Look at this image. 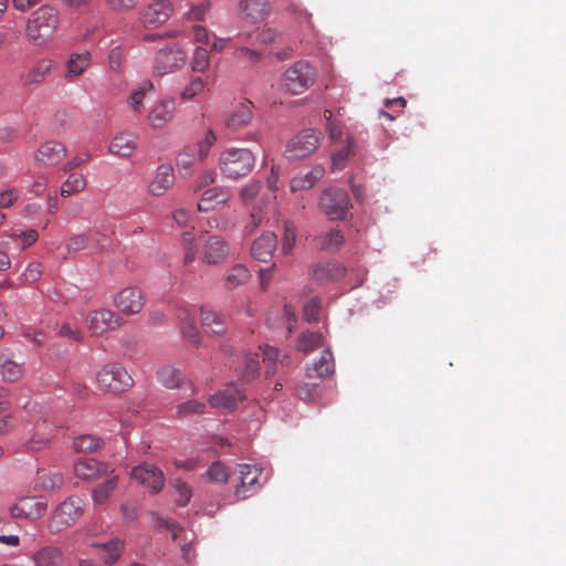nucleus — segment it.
<instances>
[{
    "label": "nucleus",
    "mask_w": 566,
    "mask_h": 566,
    "mask_svg": "<svg viewBox=\"0 0 566 566\" xmlns=\"http://www.w3.org/2000/svg\"><path fill=\"white\" fill-rule=\"evenodd\" d=\"M208 223L211 228L226 232L232 230L235 227L237 220L229 213H220L212 217Z\"/></svg>",
    "instance_id": "obj_53"
},
{
    "label": "nucleus",
    "mask_w": 566,
    "mask_h": 566,
    "mask_svg": "<svg viewBox=\"0 0 566 566\" xmlns=\"http://www.w3.org/2000/svg\"><path fill=\"white\" fill-rule=\"evenodd\" d=\"M154 94L155 88L153 83L150 81H144L130 93L128 98L129 106H139L143 102H149Z\"/></svg>",
    "instance_id": "obj_39"
},
{
    "label": "nucleus",
    "mask_w": 566,
    "mask_h": 566,
    "mask_svg": "<svg viewBox=\"0 0 566 566\" xmlns=\"http://www.w3.org/2000/svg\"><path fill=\"white\" fill-rule=\"evenodd\" d=\"M209 479L214 483H227L229 470L221 462H213L207 471Z\"/></svg>",
    "instance_id": "obj_56"
},
{
    "label": "nucleus",
    "mask_w": 566,
    "mask_h": 566,
    "mask_svg": "<svg viewBox=\"0 0 566 566\" xmlns=\"http://www.w3.org/2000/svg\"><path fill=\"white\" fill-rule=\"evenodd\" d=\"M65 248L70 253H76L90 248L87 232L71 235L65 242Z\"/></svg>",
    "instance_id": "obj_52"
},
{
    "label": "nucleus",
    "mask_w": 566,
    "mask_h": 566,
    "mask_svg": "<svg viewBox=\"0 0 566 566\" xmlns=\"http://www.w3.org/2000/svg\"><path fill=\"white\" fill-rule=\"evenodd\" d=\"M260 349L262 352L263 361L269 364L265 371L266 376L273 375L275 373V364L280 360L279 349L270 345L260 346Z\"/></svg>",
    "instance_id": "obj_54"
},
{
    "label": "nucleus",
    "mask_w": 566,
    "mask_h": 566,
    "mask_svg": "<svg viewBox=\"0 0 566 566\" xmlns=\"http://www.w3.org/2000/svg\"><path fill=\"white\" fill-rule=\"evenodd\" d=\"M85 324L93 335H102L119 327L123 319L111 310L98 308L86 315Z\"/></svg>",
    "instance_id": "obj_10"
},
{
    "label": "nucleus",
    "mask_w": 566,
    "mask_h": 566,
    "mask_svg": "<svg viewBox=\"0 0 566 566\" xmlns=\"http://www.w3.org/2000/svg\"><path fill=\"white\" fill-rule=\"evenodd\" d=\"M264 218L265 216L262 207L260 205L253 207L250 211L249 219L244 224L243 234L245 237L252 235L255 230L263 223Z\"/></svg>",
    "instance_id": "obj_46"
},
{
    "label": "nucleus",
    "mask_w": 566,
    "mask_h": 566,
    "mask_svg": "<svg viewBox=\"0 0 566 566\" xmlns=\"http://www.w3.org/2000/svg\"><path fill=\"white\" fill-rule=\"evenodd\" d=\"M260 190L261 184L259 181H251L241 189L240 198L244 205H249L250 201L256 198Z\"/></svg>",
    "instance_id": "obj_60"
},
{
    "label": "nucleus",
    "mask_w": 566,
    "mask_h": 566,
    "mask_svg": "<svg viewBox=\"0 0 566 566\" xmlns=\"http://www.w3.org/2000/svg\"><path fill=\"white\" fill-rule=\"evenodd\" d=\"M322 176L321 169H315L305 176L294 177L290 182V188L293 192L310 189L314 186L316 180Z\"/></svg>",
    "instance_id": "obj_44"
},
{
    "label": "nucleus",
    "mask_w": 566,
    "mask_h": 566,
    "mask_svg": "<svg viewBox=\"0 0 566 566\" xmlns=\"http://www.w3.org/2000/svg\"><path fill=\"white\" fill-rule=\"evenodd\" d=\"M91 55L88 52L72 54L66 63V78L72 80L80 76L90 65Z\"/></svg>",
    "instance_id": "obj_34"
},
{
    "label": "nucleus",
    "mask_w": 566,
    "mask_h": 566,
    "mask_svg": "<svg viewBox=\"0 0 566 566\" xmlns=\"http://www.w3.org/2000/svg\"><path fill=\"white\" fill-rule=\"evenodd\" d=\"M231 192L224 187H212L205 190L198 202L199 212H209L227 205L231 200Z\"/></svg>",
    "instance_id": "obj_17"
},
{
    "label": "nucleus",
    "mask_w": 566,
    "mask_h": 566,
    "mask_svg": "<svg viewBox=\"0 0 566 566\" xmlns=\"http://www.w3.org/2000/svg\"><path fill=\"white\" fill-rule=\"evenodd\" d=\"M352 208L348 193L339 188L325 190L319 198V209L327 219L344 220Z\"/></svg>",
    "instance_id": "obj_6"
},
{
    "label": "nucleus",
    "mask_w": 566,
    "mask_h": 566,
    "mask_svg": "<svg viewBox=\"0 0 566 566\" xmlns=\"http://www.w3.org/2000/svg\"><path fill=\"white\" fill-rule=\"evenodd\" d=\"M209 52L205 48H197L191 60L192 71L205 72L209 66Z\"/></svg>",
    "instance_id": "obj_55"
},
{
    "label": "nucleus",
    "mask_w": 566,
    "mask_h": 566,
    "mask_svg": "<svg viewBox=\"0 0 566 566\" xmlns=\"http://www.w3.org/2000/svg\"><path fill=\"white\" fill-rule=\"evenodd\" d=\"M99 388L111 392H123L129 389L134 380L127 370L117 363L104 365L96 374Z\"/></svg>",
    "instance_id": "obj_4"
},
{
    "label": "nucleus",
    "mask_w": 566,
    "mask_h": 566,
    "mask_svg": "<svg viewBox=\"0 0 566 566\" xmlns=\"http://www.w3.org/2000/svg\"><path fill=\"white\" fill-rule=\"evenodd\" d=\"M250 276V271L244 264H234L228 270L226 274L224 287L228 290H234L245 284Z\"/></svg>",
    "instance_id": "obj_30"
},
{
    "label": "nucleus",
    "mask_w": 566,
    "mask_h": 566,
    "mask_svg": "<svg viewBox=\"0 0 566 566\" xmlns=\"http://www.w3.org/2000/svg\"><path fill=\"white\" fill-rule=\"evenodd\" d=\"M54 69V62L50 59L38 61L31 69L21 75L23 85H33L41 83Z\"/></svg>",
    "instance_id": "obj_25"
},
{
    "label": "nucleus",
    "mask_w": 566,
    "mask_h": 566,
    "mask_svg": "<svg viewBox=\"0 0 566 566\" xmlns=\"http://www.w3.org/2000/svg\"><path fill=\"white\" fill-rule=\"evenodd\" d=\"M321 142L322 134L318 130L304 129L287 142L284 155L289 160L306 158L315 153Z\"/></svg>",
    "instance_id": "obj_5"
},
{
    "label": "nucleus",
    "mask_w": 566,
    "mask_h": 566,
    "mask_svg": "<svg viewBox=\"0 0 566 566\" xmlns=\"http://www.w3.org/2000/svg\"><path fill=\"white\" fill-rule=\"evenodd\" d=\"M239 8L242 19L252 23L264 20L270 12L266 0H241Z\"/></svg>",
    "instance_id": "obj_22"
},
{
    "label": "nucleus",
    "mask_w": 566,
    "mask_h": 566,
    "mask_svg": "<svg viewBox=\"0 0 566 566\" xmlns=\"http://www.w3.org/2000/svg\"><path fill=\"white\" fill-rule=\"evenodd\" d=\"M123 551V543L119 539H114L102 545V558L107 564H113L120 556Z\"/></svg>",
    "instance_id": "obj_49"
},
{
    "label": "nucleus",
    "mask_w": 566,
    "mask_h": 566,
    "mask_svg": "<svg viewBox=\"0 0 566 566\" xmlns=\"http://www.w3.org/2000/svg\"><path fill=\"white\" fill-rule=\"evenodd\" d=\"M197 154L192 147H185L176 158V165L180 174L190 175L191 167L196 163Z\"/></svg>",
    "instance_id": "obj_42"
},
{
    "label": "nucleus",
    "mask_w": 566,
    "mask_h": 566,
    "mask_svg": "<svg viewBox=\"0 0 566 566\" xmlns=\"http://www.w3.org/2000/svg\"><path fill=\"white\" fill-rule=\"evenodd\" d=\"M138 144V135L129 132H122L112 138L108 151L120 158H129L137 149Z\"/></svg>",
    "instance_id": "obj_18"
},
{
    "label": "nucleus",
    "mask_w": 566,
    "mask_h": 566,
    "mask_svg": "<svg viewBox=\"0 0 566 566\" xmlns=\"http://www.w3.org/2000/svg\"><path fill=\"white\" fill-rule=\"evenodd\" d=\"M158 377L165 387L171 389L179 387L182 380L181 373L172 367H163L158 373Z\"/></svg>",
    "instance_id": "obj_48"
},
{
    "label": "nucleus",
    "mask_w": 566,
    "mask_h": 566,
    "mask_svg": "<svg viewBox=\"0 0 566 566\" xmlns=\"http://www.w3.org/2000/svg\"><path fill=\"white\" fill-rule=\"evenodd\" d=\"M201 325L211 335H222L227 331L224 317L208 307L200 310Z\"/></svg>",
    "instance_id": "obj_26"
},
{
    "label": "nucleus",
    "mask_w": 566,
    "mask_h": 566,
    "mask_svg": "<svg viewBox=\"0 0 566 566\" xmlns=\"http://www.w3.org/2000/svg\"><path fill=\"white\" fill-rule=\"evenodd\" d=\"M90 248L93 251L102 252L111 247L112 235L103 230L93 229L87 231Z\"/></svg>",
    "instance_id": "obj_41"
},
{
    "label": "nucleus",
    "mask_w": 566,
    "mask_h": 566,
    "mask_svg": "<svg viewBox=\"0 0 566 566\" xmlns=\"http://www.w3.org/2000/svg\"><path fill=\"white\" fill-rule=\"evenodd\" d=\"M33 559L36 566H61L63 562L62 552L52 546H46L39 549Z\"/></svg>",
    "instance_id": "obj_32"
},
{
    "label": "nucleus",
    "mask_w": 566,
    "mask_h": 566,
    "mask_svg": "<svg viewBox=\"0 0 566 566\" xmlns=\"http://www.w3.org/2000/svg\"><path fill=\"white\" fill-rule=\"evenodd\" d=\"M276 244L277 238L274 232H263L252 242L251 255L258 261L268 262L272 258L273 252L276 249Z\"/></svg>",
    "instance_id": "obj_19"
},
{
    "label": "nucleus",
    "mask_w": 566,
    "mask_h": 566,
    "mask_svg": "<svg viewBox=\"0 0 566 566\" xmlns=\"http://www.w3.org/2000/svg\"><path fill=\"white\" fill-rule=\"evenodd\" d=\"M73 471L83 481H94L107 474L109 467L94 458H81L74 462Z\"/></svg>",
    "instance_id": "obj_16"
},
{
    "label": "nucleus",
    "mask_w": 566,
    "mask_h": 566,
    "mask_svg": "<svg viewBox=\"0 0 566 566\" xmlns=\"http://www.w3.org/2000/svg\"><path fill=\"white\" fill-rule=\"evenodd\" d=\"M60 24V15L56 8L41 6L28 18L25 38L34 46L48 44Z\"/></svg>",
    "instance_id": "obj_1"
},
{
    "label": "nucleus",
    "mask_w": 566,
    "mask_h": 566,
    "mask_svg": "<svg viewBox=\"0 0 566 566\" xmlns=\"http://www.w3.org/2000/svg\"><path fill=\"white\" fill-rule=\"evenodd\" d=\"M181 247L184 249L182 262L185 265H189L195 262L198 255V244L196 237L192 232L186 231L181 235Z\"/></svg>",
    "instance_id": "obj_38"
},
{
    "label": "nucleus",
    "mask_w": 566,
    "mask_h": 566,
    "mask_svg": "<svg viewBox=\"0 0 566 566\" xmlns=\"http://www.w3.org/2000/svg\"><path fill=\"white\" fill-rule=\"evenodd\" d=\"M296 241V227L290 222L286 221L284 223V231L282 235V247L281 251L284 255H290L295 247Z\"/></svg>",
    "instance_id": "obj_47"
},
{
    "label": "nucleus",
    "mask_w": 566,
    "mask_h": 566,
    "mask_svg": "<svg viewBox=\"0 0 566 566\" xmlns=\"http://www.w3.org/2000/svg\"><path fill=\"white\" fill-rule=\"evenodd\" d=\"M206 410V403L198 400H188L177 407V413L180 418L192 415H201Z\"/></svg>",
    "instance_id": "obj_51"
},
{
    "label": "nucleus",
    "mask_w": 566,
    "mask_h": 566,
    "mask_svg": "<svg viewBox=\"0 0 566 566\" xmlns=\"http://www.w3.org/2000/svg\"><path fill=\"white\" fill-rule=\"evenodd\" d=\"M317 69L310 62L300 60L289 66L282 75V85L293 94L300 95L307 91L317 80Z\"/></svg>",
    "instance_id": "obj_2"
},
{
    "label": "nucleus",
    "mask_w": 566,
    "mask_h": 566,
    "mask_svg": "<svg viewBox=\"0 0 566 566\" xmlns=\"http://www.w3.org/2000/svg\"><path fill=\"white\" fill-rule=\"evenodd\" d=\"M344 274L345 268L337 262H323L312 266V275L318 282L336 281Z\"/></svg>",
    "instance_id": "obj_24"
},
{
    "label": "nucleus",
    "mask_w": 566,
    "mask_h": 566,
    "mask_svg": "<svg viewBox=\"0 0 566 566\" xmlns=\"http://www.w3.org/2000/svg\"><path fill=\"white\" fill-rule=\"evenodd\" d=\"M114 304L123 314L132 315L139 313L145 302L140 289L128 286L116 294Z\"/></svg>",
    "instance_id": "obj_12"
},
{
    "label": "nucleus",
    "mask_w": 566,
    "mask_h": 566,
    "mask_svg": "<svg viewBox=\"0 0 566 566\" xmlns=\"http://www.w3.org/2000/svg\"><path fill=\"white\" fill-rule=\"evenodd\" d=\"M253 119L250 108H234L227 115L224 124L229 130L235 132L247 127Z\"/></svg>",
    "instance_id": "obj_31"
},
{
    "label": "nucleus",
    "mask_w": 566,
    "mask_h": 566,
    "mask_svg": "<svg viewBox=\"0 0 566 566\" xmlns=\"http://www.w3.org/2000/svg\"><path fill=\"white\" fill-rule=\"evenodd\" d=\"M172 13L169 0H155L142 11V21L147 28H155L165 23Z\"/></svg>",
    "instance_id": "obj_14"
},
{
    "label": "nucleus",
    "mask_w": 566,
    "mask_h": 566,
    "mask_svg": "<svg viewBox=\"0 0 566 566\" xmlns=\"http://www.w3.org/2000/svg\"><path fill=\"white\" fill-rule=\"evenodd\" d=\"M359 149L356 139L352 136L346 137V143L342 149L332 156V166L334 170H340L345 167L347 160L355 156Z\"/></svg>",
    "instance_id": "obj_28"
},
{
    "label": "nucleus",
    "mask_w": 566,
    "mask_h": 566,
    "mask_svg": "<svg viewBox=\"0 0 566 566\" xmlns=\"http://www.w3.org/2000/svg\"><path fill=\"white\" fill-rule=\"evenodd\" d=\"M118 486V476H111L93 489L92 499L96 505L105 504Z\"/></svg>",
    "instance_id": "obj_35"
},
{
    "label": "nucleus",
    "mask_w": 566,
    "mask_h": 566,
    "mask_svg": "<svg viewBox=\"0 0 566 566\" xmlns=\"http://www.w3.org/2000/svg\"><path fill=\"white\" fill-rule=\"evenodd\" d=\"M187 60V52L177 43L160 49L155 57L154 69L165 75L180 69Z\"/></svg>",
    "instance_id": "obj_9"
},
{
    "label": "nucleus",
    "mask_w": 566,
    "mask_h": 566,
    "mask_svg": "<svg viewBox=\"0 0 566 566\" xmlns=\"http://www.w3.org/2000/svg\"><path fill=\"white\" fill-rule=\"evenodd\" d=\"M334 371V359L331 350L326 349L322 353L321 358L306 369L307 377H326Z\"/></svg>",
    "instance_id": "obj_29"
},
{
    "label": "nucleus",
    "mask_w": 566,
    "mask_h": 566,
    "mask_svg": "<svg viewBox=\"0 0 566 566\" xmlns=\"http://www.w3.org/2000/svg\"><path fill=\"white\" fill-rule=\"evenodd\" d=\"M321 301L318 298H311L304 304L303 315L304 318L312 323L317 322L319 317Z\"/></svg>",
    "instance_id": "obj_59"
},
{
    "label": "nucleus",
    "mask_w": 566,
    "mask_h": 566,
    "mask_svg": "<svg viewBox=\"0 0 566 566\" xmlns=\"http://www.w3.org/2000/svg\"><path fill=\"white\" fill-rule=\"evenodd\" d=\"M51 438L49 436L35 432L24 444L29 451H40L49 447Z\"/></svg>",
    "instance_id": "obj_58"
},
{
    "label": "nucleus",
    "mask_w": 566,
    "mask_h": 566,
    "mask_svg": "<svg viewBox=\"0 0 566 566\" xmlns=\"http://www.w3.org/2000/svg\"><path fill=\"white\" fill-rule=\"evenodd\" d=\"M44 490H57L63 485V476L60 473H49L40 478Z\"/></svg>",
    "instance_id": "obj_62"
},
{
    "label": "nucleus",
    "mask_w": 566,
    "mask_h": 566,
    "mask_svg": "<svg viewBox=\"0 0 566 566\" xmlns=\"http://www.w3.org/2000/svg\"><path fill=\"white\" fill-rule=\"evenodd\" d=\"M102 446L101 440L92 434H82L74 439L73 447L77 452H95Z\"/></svg>",
    "instance_id": "obj_43"
},
{
    "label": "nucleus",
    "mask_w": 566,
    "mask_h": 566,
    "mask_svg": "<svg viewBox=\"0 0 566 566\" xmlns=\"http://www.w3.org/2000/svg\"><path fill=\"white\" fill-rule=\"evenodd\" d=\"M178 318L180 322L182 335L188 340L192 343H198L200 339V334L196 326L195 317L189 313L188 310H180Z\"/></svg>",
    "instance_id": "obj_36"
},
{
    "label": "nucleus",
    "mask_w": 566,
    "mask_h": 566,
    "mask_svg": "<svg viewBox=\"0 0 566 566\" xmlns=\"http://www.w3.org/2000/svg\"><path fill=\"white\" fill-rule=\"evenodd\" d=\"M217 136L212 130H209L206 135V137L198 143L197 150H198V157L200 160H203L209 151L212 145L216 143Z\"/></svg>",
    "instance_id": "obj_61"
},
{
    "label": "nucleus",
    "mask_w": 566,
    "mask_h": 566,
    "mask_svg": "<svg viewBox=\"0 0 566 566\" xmlns=\"http://www.w3.org/2000/svg\"><path fill=\"white\" fill-rule=\"evenodd\" d=\"M316 247L321 250L336 251L344 243V235L340 230L332 229L315 237Z\"/></svg>",
    "instance_id": "obj_33"
},
{
    "label": "nucleus",
    "mask_w": 566,
    "mask_h": 566,
    "mask_svg": "<svg viewBox=\"0 0 566 566\" xmlns=\"http://www.w3.org/2000/svg\"><path fill=\"white\" fill-rule=\"evenodd\" d=\"M83 512V500L78 496H70L55 509L50 521V528L54 532H60L75 523Z\"/></svg>",
    "instance_id": "obj_7"
},
{
    "label": "nucleus",
    "mask_w": 566,
    "mask_h": 566,
    "mask_svg": "<svg viewBox=\"0 0 566 566\" xmlns=\"http://www.w3.org/2000/svg\"><path fill=\"white\" fill-rule=\"evenodd\" d=\"M234 56L240 61L254 64L260 61L261 54L255 50L242 46L235 50Z\"/></svg>",
    "instance_id": "obj_64"
},
{
    "label": "nucleus",
    "mask_w": 566,
    "mask_h": 566,
    "mask_svg": "<svg viewBox=\"0 0 566 566\" xmlns=\"http://www.w3.org/2000/svg\"><path fill=\"white\" fill-rule=\"evenodd\" d=\"M67 154L64 144L56 140L42 143L34 153V161L39 167L50 168L60 164Z\"/></svg>",
    "instance_id": "obj_11"
},
{
    "label": "nucleus",
    "mask_w": 566,
    "mask_h": 566,
    "mask_svg": "<svg viewBox=\"0 0 566 566\" xmlns=\"http://www.w3.org/2000/svg\"><path fill=\"white\" fill-rule=\"evenodd\" d=\"M324 345V337L321 333L304 332L297 340L296 348L308 354Z\"/></svg>",
    "instance_id": "obj_37"
},
{
    "label": "nucleus",
    "mask_w": 566,
    "mask_h": 566,
    "mask_svg": "<svg viewBox=\"0 0 566 566\" xmlns=\"http://www.w3.org/2000/svg\"><path fill=\"white\" fill-rule=\"evenodd\" d=\"M46 506V502L40 497L24 496L11 507V515L15 518L38 520L44 515Z\"/></svg>",
    "instance_id": "obj_15"
},
{
    "label": "nucleus",
    "mask_w": 566,
    "mask_h": 566,
    "mask_svg": "<svg viewBox=\"0 0 566 566\" xmlns=\"http://www.w3.org/2000/svg\"><path fill=\"white\" fill-rule=\"evenodd\" d=\"M146 117L150 127L163 128L172 118V113L168 108H150Z\"/></svg>",
    "instance_id": "obj_45"
},
{
    "label": "nucleus",
    "mask_w": 566,
    "mask_h": 566,
    "mask_svg": "<svg viewBox=\"0 0 566 566\" xmlns=\"http://www.w3.org/2000/svg\"><path fill=\"white\" fill-rule=\"evenodd\" d=\"M255 164L251 150L247 148H228L220 154V171L230 179H238L249 175Z\"/></svg>",
    "instance_id": "obj_3"
},
{
    "label": "nucleus",
    "mask_w": 566,
    "mask_h": 566,
    "mask_svg": "<svg viewBox=\"0 0 566 566\" xmlns=\"http://www.w3.org/2000/svg\"><path fill=\"white\" fill-rule=\"evenodd\" d=\"M174 184L175 175L172 167L170 165H160L148 186V192L151 196L160 197L165 195Z\"/></svg>",
    "instance_id": "obj_20"
},
{
    "label": "nucleus",
    "mask_w": 566,
    "mask_h": 566,
    "mask_svg": "<svg viewBox=\"0 0 566 566\" xmlns=\"http://www.w3.org/2000/svg\"><path fill=\"white\" fill-rule=\"evenodd\" d=\"M238 473L240 484L235 489V495L239 499H247V491L258 484L259 478L262 473V469L256 465L239 464Z\"/></svg>",
    "instance_id": "obj_21"
},
{
    "label": "nucleus",
    "mask_w": 566,
    "mask_h": 566,
    "mask_svg": "<svg viewBox=\"0 0 566 566\" xmlns=\"http://www.w3.org/2000/svg\"><path fill=\"white\" fill-rule=\"evenodd\" d=\"M242 397L241 391L235 386H230L210 396L209 403L213 408L233 410L237 408L238 401L241 400Z\"/></svg>",
    "instance_id": "obj_23"
},
{
    "label": "nucleus",
    "mask_w": 566,
    "mask_h": 566,
    "mask_svg": "<svg viewBox=\"0 0 566 566\" xmlns=\"http://www.w3.org/2000/svg\"><path fill=\"white\" fill-rule=\"evenodd\" d=\"M0 371L6 381L19 380L24 371L23 364L14 361L8 353H0Z\"/></svg>",
    "instance_id": "obj_27"
},
{
    "label": "nucleus",
    "mask_w": 566,
    "mask_h": 566,
    "mask_svg": "<svg viewBox=\"0 0 566 566\" xmlns=\"http://www.w3.org/2000/svg\"><path fill=\"white\" fill-rule=\"evenodd\" d=\"M86 187V179L82 174H71L62 184L61 196L70 197L73 193L81 192Z\"/></svg>",
    "instance_id": "obj_40"
},
{
    "label": "nucleus",
    "mask_w": 566,
    "mask_h": 566,
    "mask_svg": "<svg viewBox=\"0 0 566 566\" xmlns=\"http://www.w3.org/2000/svg\"><path fill=\"white\" fill-rule=\"evenodd\" d=\"M259 374V359L258 355L249 356L245 359V367L242 371V377L244 380L250 381L255 378Z\"/></svg>",
    "instance_id": "obj_63"
},
{
    "label": "nucleus",
    "mask_w": 566,
    "mask_h": 566,
    "mask_svg": "<svg viewBox=\"0 0 566 566\" xmlns=\"http://www.w3.org/2000/svg\"><path fill=\"white\" fill-rule=\"evenodd\" d=\"M230 255L229 242L219 234L206 235L201 244L200 261L208 265L223 263Z\"/></svg>",
    "instance_id": "obj_8"
},
{
    "label": "nucleus",
    "mask_w": 566,
    "mask_h": 566,
    "mask_svg": "<svg viewBox=\"0 0 566 566\" xmlns=\"http://www.w3.org/2000/svg\"><path fill=\"white\" fill-rule=\"evenodd\" d=\"M205 88V82L200 77L193 78L181 92V101L188 102L193 98L196 95L201 93Z\"/></svg>",
    "instance_id": "obj_57"
},
{
    "label": "nucleus",
    "mask_w": 566,
    "mask_h": 566,
    "mask_svg": "<svg viewBox=\"0 0 566 566\" xmlns=\"http://www.w3.org/2000/svg\"><path fill=\"white\" fill-rule=\"evenodd\" d=\"M172 486L176 492L175 501H176L177 505L186 506L192 496V489L190 488L189 484H187L186 482H184L179 479H176L172 482Z\"/></svg>",
    "instance_id": "obj_50"
},
{
    "label": "nucleus",
    "mask_w": 566,
    "mask_h": 566,
    "mask_svg": "<svg viewBox=\"0 0 566 566\" xmlns=\"http://www.w3.org/2000/svg\"><path fill=\"white\" fill-rule=\"evenodd\" d=\"M130 476L142 485L149 488L153 493H158L164 486V473L153 464L143 463L135 467Z\"/></svg>",
    "instance_id": "obj_13"
}]
</instances>
